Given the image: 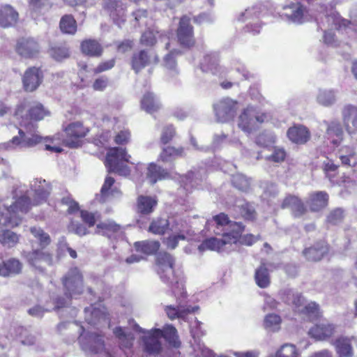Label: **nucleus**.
I'll list each match as a JSON object with an SVG mask.
<instances>
[{
  "instance_id": "1",
  "label": "nucleus",
  "mask_w": 357,
  "mask_h": 357,
  "mask_svg": "<svg viewBox=\"0 0 357 357\" xmlns=\"http://www.w3.org/2000/svg\"><path fill=\"white\" fill-rule=\"evenodd\" d=\"M52 185L45 180L36 179L33 185V199L26 195L19 197L7 207L6 213H0V225L3 227H17L22 221L20 214L27 213L32 206L45 202L51 194Z\"/></svg>"
},
{
  "instance_id": "2",
  "label": "nucleus",
  "mask_w": 357,
  "mask_h": 357,
  "mask_svg": "<svg viewBox=\"0 0 357 357\" xmlns=\"http://www.w3.org/2000/svg\"><path fill=\"white\" fill-rule=\"evenodd\" d=\"M61 282L64 296H59L53 300L54 310H56L66 307L73 298H77L84 293V278L77 267H70L62 277Z\"/></svg>"
},
{
  "instance_id": "3",
  "label": "nucleus",
  "mask_w": 357,
  "mask_h": 357,
  "mask_svg": "<svg viewBox=\"0 0 357 357\" xmlns=\"http://www.w3.org/2000/svg\"><path fill=\"white\" fill-rule=\"evenodd\" d=\"M129 160H130V155L126 148L111 147L107 152L105 165L109 173L128 176L130 175V168L126 162H129Z\"/></svg>"
},
{
  "instance_id": "4",
  "label": "nucleus",
  "mask_w": 357,
  "mask_h": 357,
  "mask_svg": "<svg viewBox=\"0 0 357 357\" xmlns=\"http://www.w3.org/2000/svg\"><path fill=\"white\" fill-rule=\"evenodd\" d=\"M20 125L24 130L18 129V135L13 137L8 142L13 146L30 148L47 140V138H44L38 134L36 130L37 125L27 122L24 119H22Z\"/></svg>"
},
{
  "instance_id": "5",
  "label": "nucleus",
  "mask_w": 357,
  "mask_h": 357,
  "mask_svg": "<svg viewBox=\"0 0 357 357\" xmlns=\"http://www.w3.org/2000/svg\"><path fill=\"white\" fill-rule=\"evenodd\" d=\"M32 250L24 254V258L26 263L38 271L43 273L47 267L54 264V254L52 252L45 248H35L34 243L31 242Z\"/></svg>"
},
{
  "instance_id": "6",
  "label": "nucleus",
  "mask_w": 357,
  "mask_h": 357,
  "mask_svg": "<svg viewBox=\"0 0 357 357\" xmlns=\"http://www.w3.org/2000/svg\"><path fill=\"white\" fill-rule=\"evenodd\" d=\"M89 132L90 128L85 126L83 122L79 121L71 122L64 128L66 138L63 139V143L66 146L70 149L81 147Z\"/></svg>"
},
{
  "instance_id": "7",
  "label": "nucleus",
  "mask_w": 357,
  "mask_h": 357,
  "mask_svg": "<svg viewBox=\"0 0 357 357\" xmlns=\"http://www.w3.org/2000/svg\"><path fill=\"white\" fill-rule=\"evenodd\" d=\"M266 119V113L259 112L252 106H248L240 114L238 126L243 131L250 134Z\"/></svg>"
},
{
  "instance_id": "8",
  "label": "nucleus",
  "mask_w": 357,
  "mask_h": 357,
  "mask_svg": "<svg viewBox=\"0 0 357 357\" xmlns=\"http://www.w3.org/2000/svg\"><path fill=\"white\" fill-rule=\"evenodd\" d=\"M79 216L82 223L71 220L67 229L68 232L82 237L89 234V228H92L94 225L96 227V221L100 218V214L98 212L82 209L79 211Z\"/></svg>"
},
{
  "instance_id": "9",
  "label": "nucleus",
  "mask_w": 357,
  "mask_h": 357,
  "mask_svg": "<svg viewBox=\"0 0 357 357\" xmlns=\"http://www.w3.org/2000/svg\"><path fill=\"white\" fill-rule=\"evenodd\" d=\"M176 39L183 49L190 50L196 45L193 25L190 24V17L187 15H183L180 19L176 29Z\"/></svg>"
},
{
  "instance_id": "10",
  "label": "nucleus",
  "mask_w": 357,
  "mask_h": 357,
  "mask_svg": "<svg viewBox=\"0 0 357 357\" xmlns=\"http://www.w3.org/2000/svg\"><path fill=\"white\" fill-rule=\"evenodd\" d=\"M44 77L42 67H28L22 75V89L26 92L35 91L43 82Z\"/></svg>"
},
{
  "instance_id": "11",
  "label": "nucleus",
  "mask_w": 357,
  "mask_h": 357,
  "mask_svg": "<svg viewBox=\"0 0 357 357\" xmlns=\"http://www.w3.org/2000/svg\"><path fill=\"white\" fill-rule=\"evenodd\" d=\"M40 45L35 38L22 36L18 38L15 45V52L22 58L32 59L40 53Z\"/></svg>"
},
{
  "instance_id": "12",
  "label": "nucleus",
  "mask_w": 357,
  "mask_h": 357,
  "mask_svg": "<svg viewBox=\"0 0 357 357\" xmlns=\"http://www.w3.org/2000/svg\"><path fill=\"white\" fill-rule=\"evenodd\" d=\"M160 59L155 52L148 50H140L131 56V68L137 74L145 67L158 63Z\"/></svg>"
},
{
  "instance_id": "13",
  "label": "nucleus",
  "mask_w": 357,
  "mask_h": 357,
  "mask_svg": "<svg viewBox=\"0 0 357 357\" xmlns=\"http://www.w3.org/2000/svg\"><path fill=\"white\" fill-rule=\"evenodd\" d=\"M102 9L116 24L126 20L127 6L121 0H104Z\"/></svg>"
},
{
  "instance_id": "14",
  "label": "nucleus",
  "mask_w": 357,
  "mask_h": 357,
  "mask_svg": "<svg viewBox=\"0 0 357 357\" xmlns=\"http://www.w3.org/2000/svg\"><path fill=\"white\" fill-rule=\"evenodd\" d=\"M237 102L232 99H222L214 105L215 116L220 122H227L232 119L236 111Z\"/></svg>"
},
{
  "instance_id": "15",
  "label": "nucleus",
  "mask_w": 357,
  "mask_h": 357,
  "mask_svg": "<svg viewBox=\"0 0 357 357\" xmlns=\"http://www.w3.org/2000/svg\"><path fill=\"white\" fill-rule=\"evenodd\" d=\"M222 239L214 237L205 239L199 245V250L203 252L209 250L220 252L227 244H236V238L232 234L225 233L222 234Z\"/></svg>"
},
{
  "instance_id": "16",
  "label": "nucleus",
  "mask_w": 357,
  "mask_h": 357,
  "mask_svg": "<svg viewBox=\"0 0 357 357\" xmlns=\"http://www.w3.org/2000/svg\"><path fill=\"white\" fill-rule=\"evenodd\" d=\"M121 232V226L113 220L99 222L96 224L95 233L107 238L111 241H116Z\"/></svg>"
},
{
  "instance_id": "17",
  "label": "nucleus",
  "mask_w": 357,
  "mask_h": 357,
  "mask_svg": "<svg viewBox=\"0 0 357 357\" xmlns=\"http://www.w3.org/2000/svg\"><path fill=\"white\" fill-rule=\"evenodd\" d=\"M162 280L169 284L172 294L176 298L178 304H181L184 299L187 298L188 294L185 287V281L182 276L176 275L175 273L174 275H169Z\"/></svg>"
},
{
  "instance_id": "18",
  "label": "nucleus",
  "mask_w": 357,
  "mask_h": 357,
  "mask_svg": "<svg viewBox=\"0 0 357 357\" xmlns=\"http://www.w3.org/2000/svg\"><path fill=\"white\" fill-rule=\"evenodd\" d=\"M20 20L18 11L11 5H0V27L7 29L15 26Z\"/></svg>"
},
{
  "instance_id": "19",
  "label": "nucleus",
  "mask_w": 357,
  "mask_h": 357,
  "mask_svg": "<svg viewBox=\"0 0 357 357\" xmlns=\"http://www.w3.org/2000/svg\"><path fill=\"white\" fill-rule=\"evenodd\" d=\"M174 259L168 252H160L156 258V263L158 266V273L162 280H165L169 275H174Z\"/></svg>"
},
{
  "instance_id": "20",
  "label": "nucleus",
  "mask_w": 357,
  "mask_h": 357,
  "mask_svg": "<svg viewBox=\"0 0 357 357\" xmlns=\"http://www.w3.org/2000/svg\"><path fill=\"white\" fill-rule=\"evenodd\" d=\"M329 246L324 240H319L312 246L305 248L302 254L310 261H319L328 253Z\"/></svg>"
},
{
  "instance_id": "21",
  "label": "nucleus",
  "mask_w": 357,
  "mask_h": 357,
  "mask_svg": "<svg viewBox=\"0 0 357 357\" xmlns=\"http://www.w3.org/2000/svg\"><path fill=\"white\" fill-rule=\"evenodd\" d=\"M354 336H338L333 341L332 344L335 347L337 357H353L354 349L352 342L356 341Z\"/></svg>"
},
{
  "instance_id": "22",
  "label": "nucleus",
  "mask_w": 357,
  "mask_h": 357,
  "mask_svg": "<svg viewBox=\"0 0 357 357\" xmlns=\"http://www.w3.org/2000/svg\"><path fill=\"white\" fill-rule=\"evenodd\" d=\"M158 202L155 196L139 195L136 199L135 211L140 216L149 215L154 211Z\"/></svg>"
},
{
  "instance_id": "23",
  "label": "nucleus",
  "mask_w": 357,
  "mask_h": 357,
  "mask_svg": "<svg viewBox=\"0 0 357 357\" xmlns=\"http://www.w3.org/2000/svg\"><path fill=\"white\" fill-rule=\"evenodd\" d=\"M329 202V195L326 191H314L310 193L306 202L311 212H320L326 208Z\"/></svg>"
},
{
  "instance_id": "24",
  "label": "nucleus",
  "mask_w": 357,
  "mask_h": 357,
  "mask_svg": "<svg viewBox=\"0 0 357 357\" xmlns=\"http://www.w3.org/2000/svg\"><path fill=\"white\" fill-rule=\"evenodd\" d=\"M289 139L296 144H306L311 138L310 130L303 125H294L287 132Z\"/></svg>"
},
{
  "instance_id": "25",
  "label": "nucleus",
  "mask_w": 357,
  "mask_h": 357,
  "mask_svg": "<svg viewBox=\"0 0 357 357\" xmlns=\"http://www.w3.org/2000/svg\"><path fill=\"white\" fill-rule=\"evenodd\" d=\"M201 70L204 73L218 75L221 73L219 54L215 52L205 54L199 63Z\"/></svg>"
},
{
  "instance_id": "26",
  "label": "nucleus",
  "mask_w": 357,
  "mask_h": 357,
  "mask_svg": "<svg viewBox=\"0 0 357 357\" xmlns=\"http://www.w3.org/2000/svg\"><path fill=\"white\" fill-rule=\"evenodd\" d=\"M160 337L154 333V328L147 333L143 337L144 351L149 355L157 356L162 352V347Z\"/></svg>"
},
{
  "instance_id": "27",
  "label": "nucleus",
  "mask_w": 357,
  "mask_h": 357,
  "mask_svg": "<svg viewBox=\"0 0 357 357\" xmlns=\"http://www.w3.org/2000/svg\"><path fill=\"white\" fill-rule=\"evenodd\" d=\"M79 50L84 56L93 58L101 57L104 52L102 45L97 40L91 38L81 41Z\"/></svg>"
},
{
  "instance_id": "28",
  "label": "nucleus",
  "mask_w": 357,
  "mask_h": 357,
  "mask_svg": "<svg viewBox=\"0 0 357 357\" xmlns=\"http://www.w3.org/2000/svg\"><path fill=\"white\" fill-rule=\"evenodd\" d=\"M342 119L347 131L350 135L357 134V107L345 106L342 110Z\"/></svg>"
},
{
  "instance_id": "29",
  "label": "nucleus",
  "mask_w": 357,
  "mask_h": 357,
  "mask_svg": "<svg viewBox=\"0 0 357 357\" xmlns=\"http://www.w3.org/2000/svg\"><path fill=\"white\" fill-rule=\"evenodd\" d=\"M154 333L158 334L160 338L163 337L174 347L178 348L181 344L178 331L172 324H165L162 329L154 328Z\"/></svg>"
},
{
  "instance_id": "30",
  "label": "nucleus",
  "mask_w": 357,
  "mask_h": 357,
  "mask_svg": "<svg viewBox=\"0 0 357 357\" xmlns=\"http://www.w3.org/2000/svg\"><path fill=\"white\" fill-rule=\"evenodd\" d=\"M146 178L151 185H154L159 181H162L170 177V174L167 169L156 165L154 162H151L147 167Z\"/></svg>"
},
{
  "instance_id": "31",
  "label": "nucleus",
  "mask_w": 357,
  "mask_h": 357,
  "mask_svg": "<svg viewBox=\"0 0 357 357\" xmlns=\"http://www.w3.org/2000/svg\"><path fill=\"white\" fill-rule=\"evenodd\" d=\"M335 326L329 323H321L315 324L310 330L311 336L317 340H326L335 333Z\"/></svg>"
},
{
  "instance_id": "32",
  "label": "nucleus",
  "mask_w": 357,
  "mask_h": 357,
  "mask_svg": "<svg viewBox=\"0 0 357 357\" xmlns=\"http://www.w3.org/2000/svg\"><path fill=\"white\" fill-rule=\"evenodd\" d=\"M339 165H335L332 160L328 162H324L323 163V171L326 176L333 183L337 185H344L349 183L351 178L349 176H342L340 179L336 178V176L338 174Z\"/></svg>"
},
{
  "instance_id": "33",
  "label": "nucleus",
  "mask_w": 357,
  "mask_h": 357,
  "mask_svg": "<svg viewBox=\"0 0 357 357\" xmlns=\"http://www.w3.org/2000/svg\"><path fill=\"white\" fill-rule=\"evenodd\" d=\"M198 309L199 307L197 306L183 307L181 306L179 304L176 307L167 305L165 307L164 310L170 320H174L176 319H185L187 315L195 312Z\"/></svg>"
},
{
  "instance_id": "34",
  "label": "nucleus",
  "mask_w": 357,
  "mask_h": 357,
  "mask_svg": "<svg viewBox=\"0 0 357 357\" xmlns=\"http://www.w3.org/2000/svg\"><path fill=\"white\" fill-rule=\"evenodd\" d=\"M213 219L215 222L218 229L219 227L229 225L230 228L232 229V232L231 234H234L236 229L238 234H241L245 231V226L244 224L241 223V222L230 220L228 215L225 213H220L214 215Z\"/></svg>"
},
{
  "instance_id": "35",
  "label": "nucleus",
  "mask_w": 357,
  "mask_h": 357,
  "mask_svg": "<svg viewBox=\"0 0 357 357\" xmlns=\"http://www.w3.org/2000/svg\"><path fill=\"white\" fill-rule=\"evenodd\" d=\"M337 156L342 166L351 167L357 164V154L353 146H342L337 151Z\"/></svg>"
},
{
  "instance_id": "36",
  "label": "nucleus",
  "mask_w": 357,
  "mask_h": 357,
  "mask_svg": "<svg viewBox=\"0 0 357 357\" xmlns=\"http://www.w3.org/2000/svg\"><path fill=\"white\" fill-rule=\"evenodd\" d=\"M140 106L144 111L150 114L158 112L161 108L159 100L154 93L150 91L144 93L140 100Z\"/></svg>"
},
{
  "instance_id": "37",
  "label": "nucleus",
  "mask_w": 357,
  "mask_h": 357,
  "mask_svg": "<svg viewBox=\"0 0 357 357\" xmlns=\"http://www.w3.org/2000/svg\"><path fill=\"white\" fill-rule=\"evenodd\" d=\"M183 153L184 148L183 146H165L158 155V161L169 162L178 157L183 156Z\"/></svg>"
},
{
  "instance_id": "38",
  "label": "nucleus",
  "mask_w": 357,
  "mask_h": 357,
  "mask_svg": "<svg viewBox=\"0 0 357 357\" xmlns=\"http://www.w3.org/2000/svg\"><path fill=\"white\" fill-rule=\"evenodd\" d=\"M22 268V263L15 258L8 259L0 264V275L8 276L10 275L18 274Z\"/></svg>"
},
{
  "instance_id": "39",
  "label": "nucleus",
  "mask_w": 357,
  "mask_h": 357,
  "mask_svg": "<svg viewBox=\"0 0 357 357\" xmlns=\"http://www.w3.org/2000/svg\"><path fill=\"white\" fill-rule=\"evenodd\" d=\"M160 244L158 241H142L134 243V248L137 252L146 255L155 254L160 249Z\"/></svg>"
},
{
  "instance_id": "40",
  "label": "nucleus",
  "mask_w": 357,
  "mask_h": 357,
  "mask_svg": "<svg viewBox=\"0 0 357 357\" xmlns=\"http://www.w3.org/2000/svg\"><path fill=\"white\" fill-rule=\"evenodd\" d=\"M30 233L36 239V243L38 244V248H45L50 246L52 243V238L49 234L45 232L41 227H36L33 226L30 227Z\"/></svg>"
},
{
  "instance_id": "41",
  "label": "nucleus",
  "mask_w": 357,
  "mask_h": 357,
  "mask_svg": "<svg viewBox=\"0 0 357 357\" xmlns=\"http://www.w3.org/2000/svg\"><path fill=\"white\" fill-rule=\"evenodd\" d=\"M59 28L63 34L73 36L77 30V24L71 14L63 15L59 22Z\"/></svg>"
},
{
  "instance_id": "42",
  "label": "nucleus",
  "mask_w": 357,
  "mask_h": 357,
  "mask_svg": "<svg viewBox=\"0 0 357 357\" xmlns=\"http://www.w3.org/2000/svg\"><path fill=\"white\" fill-rule=\"evenodd\" d=\"M169 227V222L168 219L157 217L151 221L148 231L155 235H163Z\"/></svg>"
},
{
  "instance_id": "43",
  "label": "nucleus",
  "mask_w": 357,
  "mask_h": 357,
  "mask_svg": "<svg viewBox=\"0 0 357 357\" xmlns=\"http://www.w3.org/2000/svg\"><path fill=\"white\" fill-rule=\"evenodd\" d=\"M326 136L333 144H339L342 140L343 130L342 126L337 122H331L326 129Z\"/></svg>"
},
{
  "instance_id": "44",
  "label": "nucleus",
  "mask_w": 357,
  "mask_h": 357,
  "mask_svg": "<svg viewBox=\"0 0 357 357\" xmlns=\"http://www.w3.org/2000/svg\"><path fill=\"white\" fill-rule=\"evenodd\" d=\"M255 282L259 288H267L271 282L268 270L264 263H261L259 266L255 270Z\"/></svg>"
},
{
  "instance_id": "45",
  "label": "nucleus",
  "mask_w": 357,
  "mask_h": 357,
  "mask_svg": "<svg viewBox=\"0 0 357 357\" xmlns=\"http://www.w3.org/2000/svg\"><path fill=\"white\" fill-rule=\"evenodd\" d=\"M48 115H50V112L44 108L41 103L37 102L29 109L26 118L30 121L37 122L42 121Z\"/></svg>"
},
{
  "instance_id": "46",
  "label": "nucleus",
  "mask_w": 357,
  "mask_h": 357,
  "mask_svg": "<svg viewBox=\"0 0 357 357\" xmlns=\"http://www.w3.org/2000/svg\"><path fill=\"white\" fill-rule=\"evenodd\" d=\"M20 236L10 230L0 231V243L8 248L15 247L19 242Z\"/></svg>"
},
{
  "instance_id": "47",
  "label": "nucleus",
  "mask_w": 357,
  "mask_h": 357,
  "mask_svg": "<svg viewBox=\"0 0 357 357\" xmlns=\"http://www.w3.org/2000/svg\"><path fill=\"white\" fill-rule=\"evenodd\" d=\"M114 333L116 337L121 341V346L123 348L130 349L133 346V334L126 333L121 326L116 327Z\"/></svg>"
},
{
  "instance_id": "48",
  "label": "nucleus",
  "mask_w": 357,
  "mask_h": 357,
  "mask_svg": "<svg viewBox=\"0 0 357 357\" xmlns=\"http://www.w3.org/2000/svg\"><path fill=\"white\" fill-rule=\"evenodd\" d=\"M158 31L147 29L142 33L139 38V44L146 47H153L157 43Z\"/></svg>"
},
{
  "instance_id": "49",
  "label": "nucleus",
  "mask_w": 357,
  "mask_h": 357,
  "mask_svg": "<svg viewBox=\"0 0 357 357\" xmlns=\"http://www.w3.org/2000/svg\"><path fill=\"white\" fill-rule=\"evenodd\" d=\"M241 217L248 221H255L257 218V212L255 206L250 202H245L238 206Z\"/></svg>"
},
{
  "instance_id": "50",
  "label": "nucleus",
  "mask_w": 357,
  "mask_h": 357,
  "mask_svg": "<svg viewBox=\"0 0 357 357\" xmlns=\"http://www.w3.org/2000/svg\"><path fill=\"white\" fill-rule=\"evenodd\" d=\"M300 353L296 345L289 343L282 344L276 351L275 357H299Z\"/></svg>"
},
{
  "instance_id": "51",
  "label": "nucleus",
  "mask_w": 357,
  "mask_h": 357,
  "mask_svg": "<svg viewBox=\"0 0 357 357\" xmlns=\"http://www.w3.org/2000/svg\"><path fill=\"white\" fill-rule=\"evenodd\" d=\"M50 56L57 61L67 59L69 56V49L66 47V45H54L50 50Z\"/></svg>"
},
{
  "instance_id": "52",
  "label": "nucleus",
  "mask_w": 357,
  "mask_h": 357,
  "mask_svg": "<svg viewBox=\"0 0 357 357\" xmlns=\"http://www.w3.org/2000/svg\"><path fill=\"white\" fill-rule=\"evenodd\" d=\"M281 318L275 314H268L264 319V326L271 331H276L280 328Z\"/></svg>"
},
{
  "instance_id": "53",
  "label": "nucleus",
  "mask_w": 357,
  "mask_h": 357,
  "mask_svg": "<svg viewBox=\"0 0 357 357\" xmlns=\"http://www.w3.org/2000/svg\"><path fill=\"white\" fill-rule=\"evenodd\" d=\"M176 135V128L173 125H168L162 129L160 142L166 145L171 142Z\"/></svg>"
},
{
  "instance_id": "54",
  "label": "nucleus",
  "mask_w": 357,
  "mask_h": 357,
  "mask_svg": "<svg viewBox=\"0 0 357 357\" xmlns=\"http://www.w3.org/2000/svg\"><path fill=\"white\" fill-rule=\"evenodd\" d=\"M232 234L236 238V243H238L241 245L246 246L253 245L254 243H256L260 238L259 236H255V235L251 234L242 235L241 233L238 234L236 233V229Z\"/></svg>"
},
{
  "instance_id": "55",
  "label": "nucleus",
  "mask_w": 357,
  "mask_h": 357,
  "mask_svg": "<svg viewBox=\"0 0 357 357\" xmlns=\"http://www.w3.org/2000/svg\"><path fill=\"white\" fill-rule=\"evenodd\" d=\"M344 218V211L340 208H336L331 210L326 215V221L331 225L339 224Z\"/></svg>"
},
{
  "instance_id": "56",
  "label": "nucleus",
  "mask_w": 357,
  "mask_h": 357,
  "mask_svg": "<svg viewBox=\"0 0 357 357\" xmlns=\"http://www.w3.org/2000/svg\"><path fill=\"white\" fill-rule=\"evenodd\" d=\"M301 312L310 319H317L320 316V307L315 302H311Z\"/></svg>"
},
{
  "instance_id": "57",
  "label": "nucleus",
  "mask_w": 357,
  "mask_h": 357,
  "mask_svg": "<svg viewBox=\"0 0 357 357\" xmlns=\"http://www.w3.org/2000/svg\"><path fill=\"white\" fill-rule=\"evenodd\" d=\"M308 211L307 205L299 198L293 208L291 210V214L294 218H300L305 215Z\"/></svg>"
},
{
  "instance_id": "58",
  "label": "nucleus",
  "mask_w": 357,
  "mask_h": 357,
  "mask_svg": "<svg viewBox=\"0 0 357 357\" xmlns=\"http://www.w3.org/2000/svg\"><path fill=\"white\" fill-rule=\"evenodd\" d=\"M114 183L115 179L113 177L107 176L105 178V182L100 190L101 196L102 197L106 198L113 194V190L112 188L114 185Z\"/></svg>"
},
{
  "instance_id": "59",
  "label": "nucleus",
  "mask_w": 357,
  "mask_h": 357,
  "mask_svg": "<svg viewBox=\"0 0 357 357\" xmlns=\"http://www.w3.org/2000/svg\"><path fill=\"white\" fill-rule=\"evenodd\" d=\"M110 139V130H103L93 138V142L98 146H103L109 142Z\"/></svg>"
},
{
  "instance_id": "60",
  "label": "nucleus",
  "mask_w": 357,
  "mask_h": 357,
  "mask_svg": "<svg viewBox=\"0 0 357 357\" xmlns=\"http://www.w3.org/2000/svg\"><path fill=\"white\" fill-rule=\"evenodd\" d=\"M287 156V152L283 148H275L273 153L268 156L269 161L273 162H282Z\"/></svg>"
},
{
  "instance_id": "61",
  "label": "nucleus",
  "mask_w": 357,
  "mask_h": 357,
  "mask_svg": "<svg viewBox=\"0 0 357 357\" xmlns=\"http://www.w3.org/2000/svg\"><path fill=\"white\" fill-rule=\"evenodd\" d=\"M116 59H112L107 61L100 62L96 68L93 69L94 74H99L102 72L109 70L114 67Z\"/></svg>"
},
{
  "instance_id": "62",
  "label": "nucleus",
  "mask_w": 357,
  "mask_h": 357,
  "mask_svg": "<svg viewBox=\"0 0 357 357\" xmlns=\"http://www.w3.org/2000/svg\"><path fill=\"white\" fill-rule=\"evenodd\" d=\"M299 197L292 194H287L284 198L282 199L280 207L282 209L290 208L291 210L293 208L296 203L299 199Z\"/></svg>"
},
{
  "instance_id": "63",
  "label": "nucleus",
  "mask_w": 357,
  "mask_h": 357,
  "mask_svg": "<svg viewBox=\"0 0 357 357\" xmlns=\"http://www.w3.org/2000/svg\"><path fill=\"white\" fill-rule=\"evenodd\" d=\"M130 139V131L128 129L119 131L114 137V142L119 145L127 144Z\"/></svg>"
},
{
  "instance_id": "64",
  "label": "nucleus",
  "mask_w": 357,
  "mask_h": 357,
  "mask_svg": "<svg viewBox=\"0 0 357 357\" xmlns=\"http://www.w3.org/2000/svg\"><path fill=\"white\" fill-rule=\"evenodd\" d=\"M66 250H67L68 254H70V257L72 259L77 258V255L76 251L70 248L69 243L66 242V239L65 238H63L61 240H60L58 244V254H59L61 252H63Z\"/></svg>"
}]
</instances>
